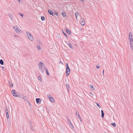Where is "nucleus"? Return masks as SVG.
I'll list each match as a JSON object with an SVG mask.
<instances>
[{"instance_id": "f257e3e1", "label": "nucleus", "mask_w": 133, "mask_h": 133, "mask_svg": "<svg viewBox=\"0 0 133 133\" xmlns=\"http://www.w3.org/2000/svg\"><path fill=\"white\" fill-rule=\"evenodd\" d=\"M66 76L67 77L68 76L70 72V70L69 66L68 65V64L67 63H66Z\"/></svg>"}, {"instance_id": "f03ea898", "label": "nucleus", "mask_w": 133, "mask_h": 133, "mask_svg": "<svg viewBox=\"0 0 133 133\" xmlns=\"http://www.w3.org/2000/svg\"><path fill=\"white\" fill-rule=\"evenodd\" d=\"M26 33L27 34L28 37L29 39L31 41H32L33 40V38L31 34L29 32H26Z\"/></svg>"}, {"instance_id": "7ed1b4c3", "label": "nucleus", "mask_w": 133, "mask_h": 133, "mask_svg": "<svg viewBox=\"0 0 133 133\" xmlns=\"http://www.w3.org/2000/svg\"><path fill=\"white\" fill-rule=\"evenodd\" d=\"M130 40V47L133 50V37H131L129 38Z\"/></svg>"}, {"instance_id": "20e7f679", "label": "nucleus", "mask_w": 133, "mask_h": 133, "mask_svg": "<svg viewBox=\"0 0 133 133\" xmlns=\"http://www.w3.org/2000/svg\"><path fill=\"white\" fill-rule=\"evenodd\" d=\"M48 98H49V99H50V101H51L52 102H53L54 101V99L53 98H52V97L50 96V95H48Z\"/></svg>"}, {"instance_id": "39448f33", "label": "nucleus", "mask_w": 133, "mask_h": 133, "mask_svg": "<svg viewBox=\"0 0 133 133\" xmlns=\"http://www.w3.org/2000/svg\"><path fill=\"white\" fill-rule=\"evenodd\" d=\"M12 93L13 95L14 96V97H16L15 96V95H16L17 94V93L16 92V90H12Z\"/></svg>"}, {"instance_id": "423d86ee", "label": "nucleus", "mask_w": 133, "mask_h": 133, "mask_svg": "<svg viewBox=\"0 0 133 133\" xmlns=\"http://www.w3.org/2000/svg\"><path fill=\"white\" fill-rule=\"evenodd\" d=\"M24 95L23 94H20L18 95V94H17L16 95H15V96H16V97H19L21 98H22Z\"/></svg>"}, {"instance_id": "0eeeda50", "label": "nucleus", "mask_w": 133, "mask_h": 133, "mask_svg": "<svg viewBox=\"0 0 133 133\" xmlns=\"http://www.w3.org/2000/svg\"><path fill=\"white\" fill-rule=\"evenodd\" d=\"M82 22L81 23V24L82 25H84L85 24V22H84V19L83 18H82Z\"/></svg>"}, {"instance_id": "6e6552de", "label": "nucleus", "mask_w": 133, "mask_h": 133, "mask_svg": "<svg viewBox=\"0 0 133 133\" xmlns=\"http://www.w3.org/2000/svg\"><path fill=\"white\" fill-rule=\"evenodd\" d=\"M36 102L37 103H41V99H40L39 98H37L36 99Z\"/></svg>"}, {"instance_id": "1a4fd4ad", "label": "nucleus", "mask_w": 133, "mask_h": 133, "mask_svg": "<svg viewBox=\"0 0 133 133\" xmlns=\"http://www.w3.org/2000/svg\"><path fill=\"white\" fill-rule=\"evenodd\" d=\"M38 66L39 68V70L41 71L42 73H43L44 72L42 68L40 67V64H38Z\"/></svg>"}, {"instance_id": "9d476101", "label": "nucleus", "mask_w": 133, "mask_h": 133, "mask_svg": "<svg viewBox=\"0 0 133 133\" xmlns=\"http://www.w3.org/2000/svg\"><path fill=\"white\" fill-rule=\"evenodd\" d=\"M48 12L51 15H52L53 16H54L53 15V12L52 11H51L48 10Z\"/></svg>"}, {"instance_id": "9b49d317", "label": "nucleus", "mask_w": 133, "mask_h": 133, "mask_svg": "<svg viewBox=\"0 0 133 133\" xmlns=\"http://www.w3.org/2000/svg\"><path fill=\"white\" fill-rule=\"evenodd\" d=\"M19 30H20V29H18V27L17 26V28L15 29V31L16 32L18 33L19 32Z\"/></svg>"}, {"instance_id": "f8f14e48", "label": "nucleus", "mask_w": 133, "mask_h": 133, "mask_svg": "<svg viewBox=\"0 0 133 133\" xmlns=\"http://www.w3.org/2000/svg\"><path fill=\"white\" fill-rule=\"evenodd\" d=\"M41 64V68H42V67H43L44 68V63H42V62H40L38 64Z\"/></svg>"}, {"instance_id": "ddd939ff", "label": "nucleus", "mask_w": 133, "mask_h": 133, "mask_svg": "<svg viewBox=\"0 0 133 133\" xmlns=\"http://www.w3.org/2000/svg\"><path fill=\"white\" fill-rule=\"evenodd\" d=\"M44 68L46 71V72L47 75L48 76L49 75V73L48 71V70L47 68L45 67H44Z\"/></svg>"}, {"instance_id": "4468645a", "label": "nucleus", "mask_w": 133, "mask_h": 133, "mask_svg": "<svg viewBox=\"0 0 133 133\" xmlns=\"http://www.w3.org/2000/svg\"><path fill=\"white\" fill-rule=\"evenodd\" d=\"M101 114H102L101 116L103 118L104 116V113L103 112V110H101Z\"/></svg>"}, {"instance_id": "2eb2a0df", "label": "nucleus", "mask_w": 133, "mask_h": 133, "mask_svg": "<svg viewBox=\"0 0 133 133\" xmlns=\"http://www.w3.org/2000/svg\"><path fill=\"white\" fill-rule=\"evenodd\" d=\"M68 122L69 124H70L71 125V126L73 127V128H74V127L73 126L72 124L71 123V122L70 120L68 119Z\"/></svg>"}, {"instance_id": "dca6fc26", "label": "nucleus", "mask_w": 133, "mask_h": 133, "mask_svg": "<svg viewBox=\"0 0 133 133\" xmlns=\"http://www.w3.org/2000/svg\"><path fill=\"white\" fill-rule=\"evenodd\" d=\"M133 37L132 33L131 32H130L129 34V38H130L131 37Z\"/></svg>"}, {"instance_id": "f3484780", "label": "nucleus", "mask_w": 133, "mask_h": 133, "mask_svg": "<svg viewBox=\"0 0 133 133\" xmlns=\"http://www.w3.org/2000/svg\"><path fill=\"white\" fill-rule=\"evenodd\" d=\"M9 16L11 19V20H12L13 19L12 15L11 14H9Z\"/></svg>"}, {"instance_id": "a211bd4d", "label": "nucleus", "mask_w": 133, "mask_h": 133, "mask_svg": "<svg viewBox=\"0 0 133 133\" xmlns=\"http://www.w3.org/2000/svg\"><path fill=\"white\" fill-rule=\"evenodd\" d=\"M76 114L78 116V118L79 119H81V117H80L79 114V113H78V114L77 113V111H76Z\"/></svg>"}, {"instance_id": "6ab92c4d", "label": "nucleus", "mask_w": 133, "mask_h": 133, "mask_svg": "<svg viewBox=\"0 0 133 133\" xmlns=\"http://www.w3.org/2000/svg\"><path fill=\"white\" fill-rule=\"evenodd\" d=\"M0 64L1 65H3L4 62H3V61L2 59H1L0 60Z\"/></svg>"}, {"instance_id": "aec40b11", "label": "nucleus", "mask_w": 133, "mask_h": 133, "mask_svg": "<svg viewBox=\"0 0 133 133\" xmlns=\"http://www.w3.org/2000/svg\"><path fill=\"white\" fill-rule=\"evenodd\" d=\"M9 85L10 87H12L13 86V84L11 83L10 81H9Z\"/></svg>"}, {"instance_id": "412c9836", "label": "nucleus", "mask_w": 133, "mask_h": 133, "mask_svg": "<svg viewBox=\"0 0 133 133\" xmlns=\"http://www.w3.org/2000/svg\"><path fill=\"white\" fill-rule=\"evenodd\" d=\"M24 100H25L27 101L28 102V101L26 99V97L24 95L23 96V98H22Z\"/></svg>"}, {"instance_id": "4be33fe9", "label": "nucleus", "mask_w": 133, "mask_h": 133, "mask_svg": "<svg viewBox=\"0 0 133 133\" xmlns=\"http://www.w3.org/2000/svg\"><path fill=\"white\" fill-rule=\"evenodd\" d=\"M66 31L67 33L68 34H70L71 32V31L70 30H68V29H66Z\"/></svg>"}, {"instance_id": "5701e85b", "label": "nucleus", "mask_w": 133, "mask_h": 133, "mask_svg": "<svg viewBox=\"0 0 133 133\" xmlns=\"http://www.w3.org/2000/svg\"><path fill=\"white\" fill-rule=\"evenodd\" d=\"M62 14L64 17H66V14L64 12H62Z\"/></svg>"}, {"instance_id": "b1692460", "label": "nucleus", "mask_w": 133, "mask_h": 133, "mask_svg": "<svg viewBox=\"0 0 133 133\" xmlns=\"http://www.w3.org/2000/svg\"><path fill=\"white\" fill-rule=\"evenodd\" d=\"M97 105L99 108H101V106L99 105V104L97 103H96Z\"/></svg>"}, {"instance_id": "393cba45", "label": "nucleus", "mask_w": 133, "mask_h": 133, "mask_svg": "<svg viewBox=\"0 0 133 133\" xmlns=\"http://www.w3.org/2000/svg\"><path fill=\"white\" fill-rule=\"evenodd\" d=\"M6 117L8 119V118L9 117L8 112H7L6 113Z\"/></svg>"}, {"instance_id": "a878e982", "label": "nucleus", "mask_w": 133, "mask_h": 133, "mask_svg": "<svg viewBox=\"0 0 133 133\" xmlns=\"http://www.w3.org/2000/svg\"><path fill=\"white\" fill-rule=\"evenodd\" d=\"M41 20L43 21L45 20V18L44 16H42L41 17Z\"/></svg>"}, {"instance_id": "bb28decb", "label": "nucleus", "mask_w": 133, "mask_h": 133, "mask_svg": "<svg viewBox=\"0 0 133 133\" xmlns=\"http://www.w3.org/2000/svg\"><path fill=\"white\" fill-rule=\"evenodd\" d=\"M90 88L93 90H94L95 89L94 88V87H93V86L92 85H90Z\"/></svg>"}, {"instance_id": "cd10ccee", "label": "nucleus", "mask_w": 133, "mask_h": 133, "mask_svg": "<svg viewBox=\"0 0 133 133\" xmlns=\"http://www.w3.org/2000/svg\"><path fill=\"white\" fill-rule=\"evenodd\" d=\"M5 113L8 112V111L7 109V107H6L5 108Z\"/></svg>"}, {"instance_id": "c85d7f7f", "label": "nucleus", "mask_w": 133, "mask_h": 133, "mask_svg": "<svg viewBox=\"0 0 133 133\" xmlns=\"http://www.w3.org/2000/svg\"><path fill=\"white\" fill-rule=\"evenodd\" d=\"M111 124L113 125V126L114 127H116V124L115 123H111Z\"/></svg>"}, {"instance_id": "c756f323", "label": "nucleus", "mask_w": 133, "mask_h": 133, "mask_svg": "<svg viewBox=\"0 0 133 133\" xmlns=\"http://www.w3.org/2000/svg\"><path fill=\"white\" fill-rule=\"evenodd\" d=\"M38 79L41 81H42V79H41V77L40 76H38Z\"/></svg>"}, {"instance_id": "7c9ffc66", "label": "nucleus", "mask_w": 133, "mask_h": 133, "mask_svg": "<svg viewBox=\"0 0 133 133\" xmlns=\"http://www.w3.org/2000/svg\"><path fill=\"white\" fill-rule=\"evenodd\" d=\"M37 48L38 49V50H41V48L39 45H38L37 46Z\"/></svg>"}, {"instance_id": "2f4dec72", "label": "nucleus", "mask_w": 133, "mask_h": 133, "mask_svg": "<svg viewBox=\"0 0 133 133\" xmlns=\"http://www.w3.org/2000/svg\"><path fill=\"white\" fill-rule=\"evenodd\" d=\"M66 87L68 89V88H69V85L68 84H66Z\"/></svg>"}, {"instance_id": "473e14b6", "label": "nucleus", "mask_w": 133, "mask_h": 133, "mask_svg": "<svg viewBox=\"0 0 133 133\" xmlns=\"http://www.w3.org/2000/svg\"><path fill=\"white\" fill-rule=\"evenodd\" d=\"M63 34H64V36H65L66 37H67V35H66V34H65V33H64V32H63Z\"/></svg>"}, {"instance_id": "72a5a7b5", "label": "nucleus", "mask_w": 133, "mask_h": 133, "mask_svg": "<svg viewBox=\"0 0 133 133\" xmlns=\"http://www.w3.org/2000/svg\"><path fill=\"white\" fill-rule=\"evenodd\" d=\"M79 13L78 12H76L75 13V16H78L79 15Z\"/></svg>"}, {"instance_id": "f704fd0d", "label": "nucleus", "mask_w": 133, "mask_h": 133, "mask_svg": "<svg viewBox=\"0 0 133 133\" xmlns=\"http://www.w3.org/2000/svg\"><path fill=\"white\" fill-rule=\"evenodd\" d=\"M69 46L71 48L72 47V46L71 44H69Z\"/></svg>"}, {"instance_id": "c9c22d12", "label": "nucleus", "mask_w": 133, "mask_h": 133, "mask_svg": "<svg viewBox=\"0 0 133 133\" xmlns=\"http://www.w3.org/2000/svg\"><path fill=\"white\" fill-rule=\"evenodd\" d=\"M96 67L97 69H99L100 68L99 65H97L96 66Z\"/></svg>"}, {"instance_id": "e433bc0d", "label": "nucleus", "mask_w": 133, "mask_h": 133, "mask_svg": "<svg viewBox=\"0 0 133 133\" xmlns=\"http://www.w3.org/2000/svg\"><path fill=\"white\" fill-rule=\"evenodd\" d=\"M19 14L22 17H23V14H21L20 13H19Z\"/></svg>"}, {"instance_id": "4c0bfd02", "label": "nucleus", "mask_w": 133, "mask_h": 133, "mask_svg": "<svg viewBox=\"0 0 133 133\" xmlns=\"http://www.w3.org/2000/svg\"><path fill=\"white\" fill-rule=\"evenodd\" d=\"M55 14L56 16H57L58 15V13L56 12H55Z\"/></svg>"}, {"instance_id": "58836bf2", "label": "nucleus", "mask_w": 133, "mask_h": 133, "mask_svg": "<svg viewBox=\"0 0 133 133\" xmlns=\"http://www.w3.org/2000/svg\"><path fill=\"white\" fill-rule=\"evenodd\" d=\"M17 26H16L15 27H14V26H13V28L15 30V29H16V28H17Z\"/></svg>"}, {"instance_id": "ea45409f", "label": "nucleus", "mask_w": 133, "mask_h": 133, "mask_svg": "<svg viewBox=\"0 0 133 133\" xmlns=\"http://www.w3.org/2000/svg\"><path fill=\"white\" fill-rule=\"evenodd\" d=\"M31 130H33V131L34 130V129H33V128L32 127H31Z\"/></svg>"}, {"instance_id": "a19ab883", "label": "nucleus", "mask_w": 133, "mask_h": 133, "mask_svg": "<svg viewBox=\"0 0 133 133\" xmlns=\"http://www.w3.org/2000/svg\"><path fill=\"white\" fill-rule=\"evenodd\" d=\"M28 102L29 103V105H31V104H30V103L29 102Z\"/></svg>"}, {"instance_id": "79ce46f5", "label": "nucleus", "mask_w": 133, "mask_h": 133, "mask_svg": "<svg viewBox=\"0 0 133 133\" xmlns=\"http://www.w3.org/2000/svg\"><path fill=\"white\" fill-rule=\"evenodd\" d=\"M76 17V19H77V16H75Z\"/></svg>"}, {"instance_id": "37998d69", "label": "nucleus", "mask_w": 133, "mask_h": 133, "mask_svg": "<svg viewBox=\"0 0 133 133\" xmlns=\"http://www.w3.org/2000/svg\"><path fill=\"white\" fill-rule=\"evenodd\" d=\"M104 70H103V73H104Z\"/></svg>"}, {"instance_id": "c03bdc74", "label": "nucleus", "mask_w": 133, "mask_h": 133, "mask_svg": "<svg viewBox=\"0 0 133 133\" xmlns=\"http://www.w3.org/2000/svg\"><path fill=\"white\" fill-rule=\"evenodd\" d=\"M81 1H82V2H83L84 0H81Z\"/></svg>"}, {"instance_id": "a18cd8bd", "label": "nucleus", "mask_w": 133, "mask_h": 133, "mask_svg": "<svg viewBox=\"0 0 133 133\" xmlns=\"http://www.w3.org/2000/svg\"><path fill=\"white\" fill-rule=\"evenodd\" d=\"M90 94L91 95H92V93L91 92H90Z\"/></svg>"}, {"instance_id": "49530a36", "label": "nucleus", "mask_w": 133, "mask_h": 133, "mask_svg": "<svg viewBox=\"0 0 133 133\" xmlns=\"http://www.w3.org/2000/svg\"><path fill=\"white\" fill-rule=\"evenodd\" d=\"M80 121H81V122H82V120H81V119H79Z\"/></svg>"}, {"instance_id": "de8ad7c7", "label": "nucleus", "mask_w": 133, "mask_h": 133, "mask_svg": "<svg viewBox=\"0 0 133 133\" xmlns=\"http://www.w3.org/2000/svg\"><path fill=\"white\" fill-rule=\"evenodd\" d=\"M18 1H19V2H20L21 0H18Z\"/></svg>"}, {"instance_id": "09e8293b", "label": "nucleus", "mask_w": 133, "mask_h": 133, "mask_svg": "<svg viewBox=\"0 0 133 133\" xmlns=\"http://www.w3.org/2000/svg\"><path fill=\"white\" fill-rule=\"evenodd\" d=\"M40 67H41V65L40 64Z\"/></svg>"}]
</instances>
